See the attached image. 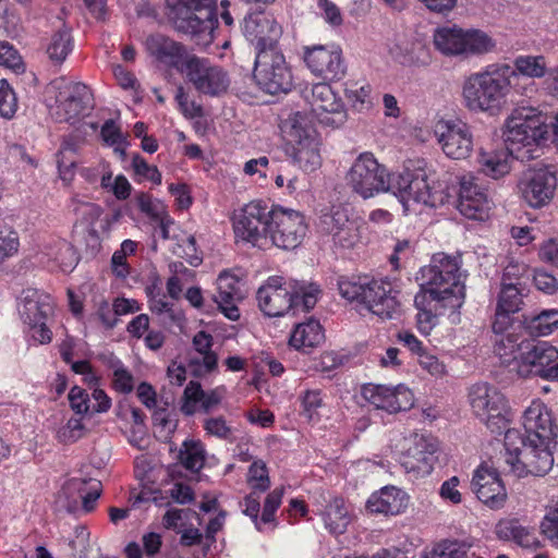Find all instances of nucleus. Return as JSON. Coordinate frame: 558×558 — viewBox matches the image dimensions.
Wrapping results in <instances>:
<instances>
[{"instance_id": "obj_1", "label": "nucleus", "mask_w": 558, "mask_h": 558, "mask_svg": "<svg viewBox=\"0 0 558 558\" xmlns=\"http://www.w3.org/2000/svg\"><path fill=\"white\" fill-rule=\"evenodd\" d=\"M511 77H515L509 64H490L484 71L472 73L462 85L464 107L473 112L495 113L506 104Z\"/></svg>"}, {"instance_id": "obj_2", "label": "nucleus", "mask_w": 558, "mask_h": 558, "mask_svg": "<svg viewBox=\"0 0 558 558\" xmlns=\"http://www.w3.org/2000/svg\"><path fill=\"white\" fill-rule=\"evenodd\" d=\"M320 290L315 283L270 277L257 291L260 311L269 317L283 316L292 311L308 312L318 300Z\"/></svg>"}, {"instance_id": "obj_3", "label": "nucleus", "mask_w": 558, "mask_h": 558, "mask_svg": "<svg viewBox=\"0 0 558 558\" xmlns=\"http://www.w3.org/2000/svg\"><path fill=\"white\" fill-rule=\"evenodd\" d=\"M338 290L343 299L363 305L381 319H395L401 316L400 291L393 289L389 282L369 279L366 276L340 277Z\"/></svg>"}, {"instance_id": "obj_4", "label": "nucleus", "mask_w": 558, "mask_h": 558, "mask_svg": "<svg viewBox=\"0 0 558 558\" xmlns=\"http://www.w3.org/2000/svg\"><path fill=\"white\" fill-rule=\"evenodd\" d=\"M169 19L179 33L189 35L199 47L214 40L218 24L217 0H166Z\"/></svg>"}, {"instance_id": "obj_5", "label": "nucleus", "mask_w": 558, "mask_h": 558, "mask_svg": "<svg viewBox=\"0 0 558 558\" xmlns=\"http://www.w3.org/2000/svg\"><path fill=\"white\" fill-rule=\"evenodd\" d=\"M463 277L460 256L438 253L434 255L432 264L423 269V278L426 279L427 288H422V290L445 300L450 312L454 313L462 306L465 299Z\"/></svg>"}, {"instance_id": "obj_6", "label": "nucleus", "mask_w": 558, "mask_h": 558, "mask_svg": "<svg viewBox=\"0 0 558 558\" xmlns=\"http://www.w3.org/2000/svg\"><path fill=\"white\" fill-rule=\"evenodd\" d=\"M506 462L518 476L532 474L544 476L554 464L551 444H541L535 438L526 440L519 429L505 433Z\"/></svg>"}, {"instance_id": "obj_7", "label": "nucleus", "mask_w": 558, "mask_h": 558, "mask_svg": "<svg viewBox=\"0 0 558 558\" xmlns=\"http://www.w3.org/2000/svg\"><path fill=\"white\" fill-rule=\"evenodd\" d=\"M384 192H391L407 206L410 201L436 207L445 203L447 194L444 187L429 184L427 171L417 167H405L402 172L389 173L386 171Z\"/></svg>"}, {"instance_id": "obj_8", "label": "nucleus", "mask_w": 558, "mask_h": 558, "mask_svg": "<svg viewBox=\"0 0 558 558\" xmlns=\"http://www.w3.org/2000/svg\"><path fill=\"white\" fill-rule=\"evenodd\" d=\"M275 205L263 199L245 204L233 216V231L236 241L265 248L269 244L270 222Z\"/></svg>"}, {"instance_id": "obj_9", "label": "nucleus", "mask_w": 558, "mask_h": 558, "mask_svg": "<svg viewBox=\"0 0 558 558\" xmlns=\"http://www.w3.org/2000/svg\"><path fill=\"white\" fill-rule=\"evenodd\" d=\"M282 132L292 145L293 160L304 171H314L320 166L318 138L306 114L292 113L282 124Z\"/></svg>"}, {"instance_id": "obj_10", "label": "nucleus", "mask_w": 558, "mask_h": 558, "mask_svg": "<svg viewBox=\"0 0 558 558\" xmlns=\"http://www.w3.org/2000/svg\"><path fill=\"white\" fill-rule=\"evenodd\" d=\"M547 134L546 116L536 108H517L505 122V143L514 150H519L520 146L537 145Z\"/></svg>"}, {"instance_id": "obj_11", "label": "nucleus", "mask_w": 558, "mask_h": 558, "mask_svg": "<svg viewBox=\"0 0 558 558\" xmlns=\"http://www.w3.org/2000/svg\"><path fill=\"white\" fill-rule=\"evenodd\" d=\"M180 72L199 94L209 97L226 94L231 83L229 73L221 65L196 54L185 57Z\"/></svg>"}, {"instance_id": "obj_12", "label": "nucleus", "mask_w": 558, "mask_h": 558, "mask_svg": "<svg viewBox=\"0 0 558 558\" xmlns=\"http://www.w3.org/2000/svg\"><path fill=\"white\" fill-rule=\"evenodd\" d=\"M473 413L487 426L493 434L500 435L508 429L506 418L507 402L504 395L486 383L475 384L469 392Z\"/></svg>"}, {"instance_id": "obj_13", "label": "nucleus", "mask_w": 558, "mask_h": 558, "mask_svg": "<svg viewBox=\"0 0 558 558\" xmlns=\"http://www.w3.org/2000/svg\"><path fill=\"white\" fill-rule=\"evenodd\" d=\"M253 77L265 93H288L293 86L290 66L280 49L265 50L256 54Z\"/></svg>"}, {"instance_id": "obj_14", "label": "nucleus", "mask_w": 558, "mask_h": 558, "mask_svg": "<svg viewBox=\"0 0 558 558\" xmlns=\"http://www.w3.org/2000/svg\"><path fill=\"white\" fill-rule=\"evenodd\" d=\"M307 225L302 213L275 205L269 244L286 251L296 248L305 238Z\"/></svg>"}, {"instance_id": "obj_15", "label": "nucleus", "mask_w": 558, "mask_h": 558, "mask_svg": "<svg viewBox=\"0 0 558 558\" xmlns=\"http://www.w3.org/2000/svg\"><path fill=\"white\" fill-rule=\"evenodd\" d=\"M387 168L372 153H362L347 173L348 185L363 198L384 192Z\"/></svg>"}, {"instance_id": "obj_16", "label": "nucleus", "mask_w": 558, "mask_h": 558, "mask_svg": "<svg viewBox=\"0 0 558 558\" xmlns=\"http://www.w3.org/2000/svg\"><path fill=\"white\" fill-rule=\"evenodd\" d=\"M558 350L544 341H529L520 353L519 373L558 381Z\"/></svg>"}, {"instance_id": "obj_17", "label": "nucleus", "mask_w": 558, "mask_h": 558, "mask_svg": "<svg viewBox=\"0 0 558 558\" xmlns=\"http://www.w3.org/2000/svg\"><path fill=\"white\" fill-rule=\"evenodd\" d=\"M305 99L311 105L313 114L326 126L339 128L348 118L344 105L332 87L327 83L312 85Z\"/></svg>"}, {"instance_id": "obj_18", "label": "nucleus", "mask_w": 558, "mask_h": 558, "mask_svg": "<svg viewBox=\"0 0 558 558\" xmlns=\"http://www.w3.org/2000/svg\"><path fill=\"white\" fill-rule=\"evenodd\" d=\"M434 133L441 150L451 159H465L473 150L471 129L460 120H439Z\"/></svg>"}, {"instance_id": "obj_19", "label": "nucleus", "mask_w": 558, "mask_h": 558, "mask_svg": "<svg viewBox=\"0 0 558 558\" xmlns=\"http://www.w3.org/2000/svg\"><path fill=\"white\" fill-rule=\"evenodd\" d=\"M303 59L310 71L325 81H339L345 74L342 51L338 47L306 46L303 48Z\"/></svg>"}, {"instance_id": "obj_20", "label": "nucleus", "mask_w": 558, "mask_h": 558, "mask_svg": "<svg viewBox=\"0 0 558 558\" xmlns=\"http://www.w3.org/2000/svg\"><path fill=\"white\" fill-rule=\"evenodd\" d=\"M523 199L533 208L547 205L554 197L557 187L555 172L547 168L529 169L523 172L519 183Z\"/></svg>"}, {"instance_id": "obj_21", "label": "nucleus", "mask_w": 558, "mask_h": 558, "mask_svg": "<svg viewBox=\"0 0 558 558\" xmlns=\"http://www.w3.org/2000/svg\"><path fill=\"white\" fill-rule=\"evenodd\" d=\"M243 34L255 45L257 53L280 49L279 39L282 27L270 14L265 12L248 14L243 22Z\"/></svg>"}, {"instance_id": "obj_22", "label": "nucleus", "mask_w": 558, "mask_h": 558, "mask_svg": "<svg viewBox=\"0 0 558 558\" xmlns=\"http://www.w3.org/2000/svg\"><path fill=\"white\" fill-rule=\"evenodd\" d=\"M90 100V90L85 84L69 83L57 96L52 114L58 122L73 124L87 114L92 108Z\"/></svg>"}, {"instance_id": "obj_23", "label": "nucleus", "mask_w": 558, "mask_h": 558, "mask_svg": "<svg viewBox=\"0 0 558 558\" xmlns=\"http://www.w3.org/2000/svg\"><path fill=\"white\" fill-rule=\"evenodd\" d=\"M493 202L487 190L477 183L474 177H463L460 182L457 208L464 217L485 220L489 217Z\"/></svg>"}, {"instance_id": "obj_24", "label": "nucleus", "mask_w": 558, "mask_h": 558, "mask_svg": "<svg viewBox=\"0 0 558 558\" xmlns=\"http://www.w3.org/2000/svg\"><path fill=\"white\" fill-rule=\"evenodd\" d=\"M363 397L375 408L398 413L410 410L414 404L412 391L404 385L387 387L384 385H365L362 388Z\"/></svg>"}, {"instance_id": "obj_25", "label": "nucleus", "mask_w": 558, "mask_h": 558, "mask_svg": "<svg viewBox=\"0 0 558 558\" xmlns=\"http://www.w3.org/2000/svg\"><path fill=\"white\" fill-rule=\"evenodd\" d=\"M472 490L480 501L493 510L500 509L507 500V490L495 469L480 465L471 482Z\"/></svg>"}, {"instance_id": "obj_26", "label": "nucleus", "mask_w": 558, "mask_h": 558, "mask_svg": "<svg viewBox=\"0 0 558 558\" xmlns=\"http://www.w3.org/2000/svg\"><path fill=\"white\" fill-rule=\"evenodd\" d=\"M523 427L526 440L535 438L541 444H556L558 427L551 412L542 401H533L524 411Z\"/></svg>"}, {"instance_id": "obj_27", "label": "nucleus", "mask_w": 558, "mask_h": 558, "mask_svg": "<svg viewBox=\"0 0 558 558\" xmlns=\"http://www.w3.org/2000/svg\"><path fill=\"white\" fill-rule=\"evenodd\" d=\"M437 444L434 439L424 435H415L413 446L403 454L402 465L408 473L416 476H425L432 473L436 457Z\"/></svg>"}, {"instance_id": "obj_28", "label": "nucleus", "mask_w": 558, "mask_h": 558, "mask_svg": "<svg viewBox=\"0 0 558 558\" xmlns=\"http://www.w3.org/2000/svg\"><path fill=\"white\" fill-rule=\"evenodd\" d=\"M101 495V483L93 480L71 478L64 483L59 494V501L64 497L68 502L63 505L69 512L77 509V498L82 499L85 512H90L96 507V501Z\"/></svg>"}, {"instance_id": "obj_29", "label": "nucleus", "mask_w": 558, "mask_h": 558, "mask_svg": "<svg viewBox=\"0 0 558 558\" xmlns=\"http://www.w3.org/2000/svg\"><path fill=\"white\" fill-rule=\"evenodd\" d=\"M214 338L210 333L201 330L192 339L195 354H191L187 368L194 377H204L218 368V355L213 351Z\"/></svg>"}, {"instance_id": "obj_30", "label": "nucleus", "mask_w": 558, "mask_h": 558, "mask_svg": "<svg viewBox=\"0 0 558 558\" xmlns=\"http://www.w3.org/2000/svg\"><path fill=\"white\" fill-rule=\"evenodd\" d=\"M222 398L221 389L205 391L198 381L191 380L183 391L180 410L186 416L195 414L197 410L210 413L218 408Z\"/></svg>"}, {"instance_id": "obj_31", "label": "nucleus", "mask_w": 558, "mask_h": 558, "mask_svg": "<svg viewBox=\"0 0 558 558\" xmlns=\"http://www.w3.org/2000/svg\"><path fill=\"white\" fill-rule=\"evenodd\" d=\"M19 300V313L27 325H38L41 319H47L52 313V299L37 289H24Z\"/></svg>"}, {"instance_id": "obj_32", "label": "nucleus", "mask_w": 558, "mask_h": 558, "mask_svg": "<svg viewBox=\"0 0 558 558\" xmlns=\"http://www.w3.org/2000/svg\"><path fill=\"white\" fill-rule=\"evenodd\" d=\"M217 290L213 301L227 318L236 320L240 317L236 302L242 300L239 278L228 271H222L217 278Z\"/></svg>"}, {"instance_id": "obj_33", "label": "nucleus", "mask_w": 558, "mask_h": 558, "mask_svg": "<svg viewBox=\"0 0 558 558\" xmlns=\"http://www.w3.org/2000/svg\"><path fill=\"white\" fill-rule=\"evenodd\" d=\"M146 49L159 62L180 71L186 56L185 47L162 34H153L146 39Z\"/></svg>"}, {"instance_id": "obj_34", "label": "nucleus", "mask_w": 558, "mask_h": 558, "mask_svg": "<svg viewBox=\"0 0 558 558\" xmlns=\"http://www.w3.org/2000/svg\"><path fill=\"white\" fill-rule=\"evenodd\" d=\"M409 504L408 495L396 486H385L373 493L366 501V509L371 513L397 515L402 513Z\"/></svg>"}, {"instance_id": "obj_35", "label": "nucleus", "mask_w": 558, "mask_h": 558, "mask_svg": "<svg viewBox=\"0 0 558 558\" xmlns=\"http://www.w3.org/2000/svg\"><path fill=\"white\" fill-rule=\"evenodd\" d=\"M414 305L417 308L416 324L418 330L428 335L433 327L437 324V317L445 315L447 311H450L447 302L430 293L421 290L414 298Z\"/></svg>"}, {"instance_id": "obj_36", "label": "nucleus", "mask_w": 558, "mask_h": 558, "mask_svg": "<svg viewBox=\"0 0 558 558\" xmlns=\"http://www.w3.org/2000/svg\"><path fill=\"white\" fill-rule=\"evenodd\" d=\"M513 150L509 145L500 149L481 150L477 156L480 171L495 180L508 174Z\"/></svg>"}, {"instance_id": "obj_37", "label": "nucleus", "mask_w": 558, "mask_h": 558, "mask_svg": "<svg viewBox=\"0 0 558 558\" xmlns=\"http://www.w3.org/2000/svg\"><path fill=\"white\" fill-rule=\"evenodd\" d=\"M325 341V332L316 319L298 324L290 337V345L303 353H310Z\"/></svg>"}, {"instance_id": "obj_38", "label": "nucleus", "mask_w": 558, "mask_h": 558, "mask_svg": "<svg viewBox=\"0 0 558 558\" xmlns=\"http://www.w3.org/2000/svg\"><path fill=\"white\" fill-rule=\"evenodd\" d=\"M499 539L512 541L521 547L532 548L539 544L533 530L523 526L518 519H502L495 526Z\"/></svg>"}, {"instance_id": "obj_39", "label": "nucleus", "mask_w": 558, "mask_h": 558, "mask_svg": "<svg viewBox=\"0 0 558 558\" xmlns=\"http://www.w3.org/2000/svg\"><path fill=\"white\" fill-rule=\"evenodd\" d=\"M325 527L332 535L343 534L351 523L352 515L349 506L341 497H335L322 513Z\"/></svg>"}, {"instance_id": "obj_40", "label": "nucleus", "mask_w": 558, "mask_h": 558, "mask_svg": "<svg viewBox=\"0 0 558 558\" xmlns=\"http://www.w3.org/2000/svg\"><path fill=\"white\" fill-rule=\"evenodd\" d=\"M463 29L458 26H442L434 31L435 48L445 56L465 54Z\"/></svg>"}, {"instance_id": "obj_41", "label": "nucleus", "mask_w": 558, "mask_h": 558, "mask_svg": "<svg viewBox=\"0 0 558 558\" xmlns=\"http://www.w3.org/2000/svg\"><path fill=\"white\" fill-rule=\"evenodd\" d=\"M44 253L52 259L62 271L74 268L78 257L73 245L63 239H52L44 246Z\"/></svg>"}, {"instance_id": "obj_42", "label": "nucleus", "mask_w": 558, "mask_h": 558, "mask_svg": "<svg viewBox=\"0 0 558 558\" xmlns=\"http://www.w3.org/2000/svg\"><path fill=\"white\" fill-rule=\"evenodd\" d=\"M73 47L74 43L71 35V29L63 25L51 36L46 48V53L53 64L60 65L72 52Z\"/></svg>"}, {"instance_id": "obj_43", "label": "nucleus", "mask_w": 558, "mask_h": 558, "mask_svg": "<svg viewBox=\"0 0 558 558\" xmlns=\"http://www.w3.org/2000/svg\"><path fill=\"white\" fill-rule=\"evenodd\" d=\"M526 342L527 340H521L520 336L515 332H506L495 338L494 352L499 356L501 363L509 364L520 359L522 347Z\"/></svg>"}, {"instance_id": "obj_44", "label": "nucleus", "mask_w": 558, "mask_h": 558, "mask_svg": "<svg viewBox=\"0 0 558 558\" xmlns=\"http://www.w3.org/2000/svg\"><path fill=\"white\" fill-rule=\"evenodd\" d=\"M344 96L351 107L359 112L368 111L374 106L372 86L368 83L348 81L344 84Z\"/></svg>"}, {"instance_id": "obj_45", "label": "nucleus", "mask_w": 558, "mask_h": 558, "mask_svg": "<svg viewBox=\"0 0 558 558\" xmlns=\"http://www.w3.org/2000/svg\"><path fill=\"white\" fill-rule=\"evenodd\" d=\"M205 448L198 440H186L179 452L181 464L191 472H198L205 464Z\"/></svg>"}, {"instance_id": "obj_46", "label": "nucleus", "mask_w": 558, "mask_h": 558, "mask_svg": "<svg viewBox=\"0 0 558 558\" xmlns=\"http://www.w3.org/2000/svg\"><path fill=\"white\" fill-rule=\"evenodd\" d=\"M512 71L529 80L541 78L546 73V61L543 56H519L514 59Z\"/></svg>"}, {"instance_id": "obj_47", "label": "nucleus", "mask_w": 558, "mask_h": 558, "mask_svg": "<svg viewBox=\"0 0 558 558\" xmlns=\"http://www.w3.org/2000/svg\"><path fill=\"white\" fill-rule=\"evenodd\" d=\"M532 276L531 268L523 262L511 260L504 268L500 287L526 288Z\"/></svg>"}, {"instance_id": "obj_48", "label": "nucleus", "mask_w": 558, "mask_h": 558, "mask_svg": "<svg viewBox=\"0 0 558 558\" xmlns=\"http://www.w3.org/2000/svg\"><path fill=\"white\" fill-rule=\"evenodd\" d=\"M526 288L500 287L497 306L506 313H518L524 304Z\"/></svg>"}, {"instance_id": "obj_49", "label": "nucleus", "mask_w": 558, "mask_h": 558, "mask_svg": "<svg viewBox=\"0 0 558 558\" xmlns=\"http://www.w3.org/2000/svg\"><path fill=\"white\" fill-rule=\"evenodd\" d=\"M532 335L548 336L558 329V310H545L531 318L527 325Z\"/></svg>"}, {"instance_id": "obj_50", "label": "nucleus", "mask_w": 558, "mask_h": 558, "mask_svg": "<svg viewBox=\"0 0 558 558\" xmlns=\"http://www.w3.org/2000/svg\"><path fill=\"white\" fill-rule=\"evenodd\" d=\"M283 493V487H277L265 498L262 522L266 523L267 531H274L277 527L276 511L281 505Z\"/></svg>"}, {"instance_id": "obj_51", "label": "nucleus", "mask_w": 558, "mask_h": 558, "mask_svg": "<svg viewBox=\"0 0 558 558\" xmlns=\"http://www.w3.org/2000/svg\"><path fill=\"white\" fill-rule=\"evenodd\" d=\"M465 53H485L490 51L495 44L492 38L482 31H464Z\"/></svg>"}, {"instance_id": "obj_52", "label": "nucleus", "mask_w": 558, "mask_h": 558, "mask_svg": "<svg viewBox=\"0 0 558 558\" xmlns=\"http://www.w3.org/2000/svg\"><path fill=\"white\" fill-rule=\"evenodd\" d=\"M87 428L82 417H71L65 425L61 426L57 432L59 442L68 445L74 444L86 435Z\"/></svg>"}, {"instance_id": "obj_53", "label": "nucleus", "mask_w": 558, "mask_h": 558, "mask_svg": "<svg viewBox=\"0 0 558 558\" xmlns=\"http://www.w3.org/2000/svg\"><path fill=\"white\" fill-rule=\"evenodd\" d=\"M352 220L344 209H336L331 214L323 215L319 219L318 228L322 233L335 235L340 228L349 225Z\"/></svg>"}, {"instance_id": "obj_54", "label": "nucleus", "mask_w": 558, "mask_h": 558, "mask_svg": "<svg viewBox=\"0 0 558 558\" xmlns=\"http://www.w3.org/2000/svg\"><path fill=\"white\" fill-rule=\"evenodd\" d=\"M247 483L252 490L265 493L270 487L268 470L263 461H254L247 473Z\"/></svg>"}, {"instance_id": "obj_55", "label": "nucleus", "mask_w": 558, "mask_h": 558, "mask_svg": "<svg viewBox=\"0 0 558 558\" xmlns=\"http://www.w3.org/2000/svg\"><path fill=\"white\" fill-rule=\"evenodd\" d=\"M260 494L256 490H251V493L245 496L243 502H241V507L243 508V513L252 519L255 524V527L259 532H267L266 523L262 522L260 512Z\"/></svg>"}, {"instance_id": "obj_56", "label": "nucleus", "mask_w": 558, "mask_h": 558, "mask_svg": "<svg viewBox=\"0 0 558 558\" xmlns=\"http://www.w3.org/2000/svg\"><path fill=\"white\" fill-rule=\"evenodd\" d=\"M17 110V99L15 93L7 83V81H0V116L5 119L14 117Z\"/></svg>"}, {"instance_id": "obj_57", "label": "nucleus", "mask_w": 558, "mask_h": 558, "mask_svg": "<svg viewBox=\"0 0 558 558\" xmlns=\"http://www.w3.org/2000/svg\"><path fill=\"white\" fill-rule=\"evenodd\" d=\"M203 427L206 430V433L211 436L228 441L233 440V429L230 425H228L223 416L206 418L204 421Z\"/></svg>"}, {"instance_id": "obj_58", "label": "nucleus", "mask_w": 558, "mask_h": 558, "mask_svg": "<svg viewBox=\"0 0 558 558\" xmlns=\"http://www.w3.org/2000/svg\"><path fill=\"white\" fill-rule=\"evenodd\" d=\"M132 168L137 177L149 180L157 185L161 184V173L158 168L149 165L141 155L133 156Z\"/></svg>"}, {"instance_id": "obj_59", "label": "nucleus", "mask_w": 558, "mask_h": 558, "mask_svg": "<svg viewBox=\"0 0 558 558\" xmlns=\"http://www.w3.org/2000/svg\"><path fill=\"white\" fill-rule=\"evenodd\" d=\"M19 238L16 232L0 225V264L17 252Z\"/></svg>"}, {"instance_id": "obj_60", "label": "nucleus", "mask_w": 558, "mask_h": 558, "mask_svg": "<svg viewBox=\"0 0 558 558\" xmlns=\"http://www.w3.org/2000/svg\"><path fill=\"white\" fill-rule=\"evenodd\" d=\"M174 98L180 111L185 118L194 119L203 116L202 106L190 99V96L183 86H179L177 88Z\"/></svg>"}, {"instance_id": "obj_61", "label": "nucleus", "mask_w": 558, "mask_h": 558, "mask_svg": "<svg viewBox=\"0 0 558 558\" xmlns=\"http://www.w3.org/2000/svg\"><path fill=\"white\" fill-rule=\"evenodd\" d=\"M135 201L140 210L154 220L162 218V215L167 213L165 205L155 201L151 195L147 193H140L136 195Z\"/></svg>"}, {"instance_id": "obj_62", "label": "nucleus", "mask_w": 558, "mask_h": 558, "mask_svg": "<svg viewBox=\"0 0 558 558\" xmlns=\"http://www.w3.org/2000/svg\"><path fill=\"white\" fill-rule=\"evenodd\" d=\"M429 49L422 43H412L409 53L403 56L401 63L404 65L424 66L429 64Z\"/></svg>"}, {"instance_id": "obj_63", "label": "nucleus", "mask_w": 558, "mask_h": 558, "mask_svg": "<svg viewBox=\"0 0 558 558\" xmlns=\"http://www.w3.org/2000/svg\"><path fill=\"white\" fill-rule=\"evenodd\" d=\"M68 399L70 408L75 412V414L84 415L89 412V395L82 387H72L68 395Z\"/></svg>"}, {"instance_id": "obj_64", "label": "nucleus", "mask_w": 558, "mask_h": 558, "mask_svg": "<svg viewBox=\"0 0 558 558\" xmlns=\"http://www.w3.org/2000/svg\"><path fill=\"white\" fill-rule=\"evenodd\" d=\"M542 533L558 546V504L550 508L541 522Z\"/></svg>"}]
</instances>
